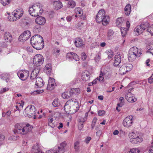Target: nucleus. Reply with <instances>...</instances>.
Segmentation results:
<instances>
[{"label":"nucleus","instance_id":"1","mask_svg":"<svg viewBox=\"0 0 153 153\" xmlns=\"http://www.w3.org/2000/svg\"><path fill=\"white\" fill-rule=\"evenodd\" d=\"M30 43L33 48L37 50H40L44 47L43 38L38 34L35 35L31 38Z\"/></svg>","mask_w":153,"mask_h":153},{"label":"nucleus","instance_id":"2","mask_svg":"<svg viewBox=\"0 0 153 153\" xmlns=\"http://www.w3.org/2000/svg\"><path fill=\"white\" fill-rule=\"evenodd\" d=\"M36 109L35 106L32 105L28 106L25 109L24 114L26 116L29 117H33L34 119L36 118Z\"/></svg>","mask_w":153,"mask_h":153},{"label":"nucleus","instance_id":"3","mask_svg":"<svg viewBox=\"0 0 153 153\" xmlns=\"http://www.w3.org/2000/svg\"><path fill=\"white\" fill-rule=\"evenodd\" d=\"M66 146V143L65 142L61 143L60 146H58V149L54 148L53 150H50L46 151V153H64L65 147Z\"/></svg>","mask_w":153,"mask_h":153},{"label":"nucleus","instance_id":"4","mask_svg":"<svg viewBox=\"0 0 153 153\" xmlns=\"http://www.w3.org/2000/svg\"><path fill=\"white\" fill-rule=\"evenodd\" d=\"M33 63L37 66L42 65L44 62V58L40 54H37L35 56L33 59Z\"/></svg>","mask_w":153,"mask_h":153},{"label":"nucleus","instance_id":"5","mask_svg":"<svg viewBox=\"0 0 153 153\" xmlns=\"http://www.w3.org/2000/svg\"><path fill=\"white\" fill-rule=\"evenodd\" d=\"M24 123H18L16 124L15 126V129L14 132L15 134H22V129L24 128Z\"/></svg>","mask_w":153,"mask_h":153},{"label":"nucleus","instance_id":"6","mask_svg":"<svg viewBox=\"0 0 153 153\" xmlns=\"http://www.w3.org/2000/svg\"><path fill=\"white\" fill-rule=\"evenodd\" d=\"M31 33L29 30L25 31L19 37V39L20 41H26L30 37Z\"/></svg>","mask_w":153,"mask_h":153},{"label":"nucleus","instance_id":"7","mask_svg":"<svg viewBox=\"0 0 153 153\" xmlns=\"http://www.w3.org/2000/svg\"><path fill=\"white\" fill-rule=\"evenodd\" d=\"M133 117L129 115L126 117L123 121V125L126 127L131 126L133 123Z\"/></svg>","mask_w":153,"mask_h":153},{"label":"nucleus","instance_id":"8","mask_svg":"<svg viewBox=\"0 0 153 153\" xmlns=\"http://www.w3.org/2000/svg\"><path fill=\"white\" fill-rule=\"evenodd\" d=\"M105 11L103 10H100L96 17V21L99 23L102 22V18L104 16Z\"/></svg>","mask_w":153,"mask_h":153},{"label":"nucleus","instance_id":"9","mask_svg":"<svg viewBox=\"0 0 153 153\" xmlns=\"http://www.w3.org/2000/svg\"><path fill=\"white\" fill-rule=\"evenodd\" d=\"M129 51L132 52V53L134 54L135 55H137V57H140L142 54L141 50L140 49L138 50V48L136 47H133L131 48Z\"/></svg>","mask_w":153,"mask_h":153},{"label":"nucleus","instance_id":"10","mask_svg":"<svg viewBox=\"0 0 153 153\" xmlns=\"http://www.w3.org/2000/svg\"><path fill=\"white\" fill-rule=\"evenodd\" d=\"M33 127L27 123L26 125L24 124V128L22 129V134H27L28 132L31 131Z\"/></svg>","mask_w":153,"mask_h":153},{"label":"nucleus","instance_id":"11","mask_svg":"<svg viewBox=\"0 0 153 153\" xmlns=\"http://www.w3.org/2000/svg\"><path fill=\"white\" fill-rule=\"evenodd\" d=\"M36 23L39 25H43L46 23V19L45 17L40 16L36 18L35 19Z\"/></svg>","mask_w":153,"mask_h":153},{"label":"nucleus","instance_id":"12","mask_svg":"<svg viewBox=\"0 0 153 153\" xmlns=\"http://www.w3.org/2000/svg\"><path fill=\"white\" fill-rule=\"evenodd\" d=\"M121 61V55L118 53L115 55L114 57V65L117 66L120 64Z\"/></svg>","mask_w":153,"mask_h":153},{"label":"nucleus","instance_id":"13","mask_svg":"<svg viewBox=\"0 0 153 153\" xmlns=\"http://www.w3.org/2000/svg\"><path fill=\"white\" fill-rule=\"evenodd\" d=\"M74 44L77 47L83 48L84 47L85 44L83 42V40L80 38L76 39L74 42Z\"/></svg>","mask_w":153,"mask_h":153},{"label":"nucleus","instance_id":"14","mask_svg":"<svg viewBox=\"0 0 153 153\" xmlns=\"http://www.w3.org/2000/svg\"><path fill=\"white\" fill-rule=\"evenodd\" d=\"M16 13H14L13 15L15 16V17L16 19H19L22 16L23 13V10L22 8H20L16 9Z\"/></svg>","mask_w":153,"mask_h":153},{"label":"nucleus","instance_id":"15","mask_svg":"<svg viewBox=\"0 0 153 153\" xmlns=\"http://www.w3.org/2000/svg\"><path fill=\"white\" fill-rule=\"evenodd\" d=\"M44 82L43 79L40 77H37L36 79L35 87H41L44 85Z\"/></svg>","mask_w":153,"mask_h":153},{"label":"nucleus","instance_id":"16","mask_svg":"<svg viewBox=\"0 0 153 153\" xmlns=\"http://www.w3.org/2000/svg\"><path fill=\"white\" fill-rule=\"evenodd\" d=\"M51 63L47 64L44 68V71L48 75H50L51 72Z\"/></svg>","mask_w":153,"mask_h":153},{"label":"nucleus","instance_id":"17","mask_svg":"<svg viewBox=\"0 0 153 153\" xmlns=\"http://www.w3.org/2000/svg\"><path fill=\"white\" fill-rule=\"evenodd\" d=\"M143 29V28H142L140 25L137 26L134 30V35L137 36L141 34L144 31Z\"/></svg>","mask_w":153,"mask_h":153},{"label":"nucleus","instance_id":"18","mask_svg":"<svg viewBox=\"0 0 153 153\" xmlns=\"http://www.w3.org/2000/svg\"><path fill=\"white\" fill-rule=\"evenodd\" d=\"M36 11L35 6L32 5L31 7H29V12L31 16L35 17L38 16V15L36 13Z\"/></svg>","mask_w":153,"mask_h":153},{"label":"nucleus","instance_id":"19","mask_svg":"<svg viewBox=\"0 0 153 153\" xmlns=\"http://www.w3.org/2000/svg\"><path fill=\"white\" fill-rule=\"evenodd\" d=\"M143 140V139L142 137H139L133 138H130V141L133 144H137L140 143Z\"/></svg>","mask_w":153,"mask_h":153},{"label":"nucleus","instance_id":"20","mask_svg":"<svg viewBox=\"0 0 153 153\" xmlns=\"http://www.w3.org/2000/svg\"><path fill=\"white\" fill-rule=\"evenodd\" d=\"M4 39L6 42L10 43L12 41V36L9 32H6L4 34Z\"/></svg>","mask_w":153,"mask_h":153},{"label":"nucleus","instance_id":"21","mask_svg":"<svg viewBox=\"0 0 153 153\" xmlns=\"http://www.w3.org/2000/svg\"><path fill=\"white\" fill-rule=\"evenodd\" d=\"M53 4L56 10L61 8L63 6L62 3L59 1H54Z\"/></svg>","mask_w":153,"mask_h":153},{"label":"nucleus","instance_id":"22","mask_svg":"<svg viewBox=\"0 0 153 153\" xmlns=\"http://www.w3.org/2000/svg\"><path fill=\"white\" fill-rule=\"evenodd\" d=\"M110 20L109 16H108L105 15V13L104 16L102 18V23L103 25H107Z\"/></svg>","mask_w":153,"mask_h":153},{"label":"nucleus","instance_id":"23","mask_svg":"<svg viewBox=\"0 0 153 153\" xmlns=\"http://www.w3.org/2000/svg\"><path fill=\"white\" fill-rule=\"evenodd\" d=\"M39 146V144L38 143H37L33 146L32 149L35 151V153H44L41 151Z\"/></svg>","mask_w":153,"mask_h":153},{"label":"nucleus","instance_id":"24","mask_svg":"<svg viewBox=\"0 0 153 153\" xmlns=\"http://www.w3.org/2000/svg\"><path fill=\"white\" fill-rule=\"evenodd\" d=\"M137 55H134L132 53V52H131L129 51L128 53V59L129 62H132L133 61L136 59Z\"/></svg>","mask_w":153,"mask_h":153},{"label":"nucleus","instance_id":"25","mask_svg":"<svg viewBox=\"0 0 153 153\" xmlns=\"http://www.w3.org/2000/svg\"><path fill=\"white\" fill-rule=\"evenodd\" d=\"M10 76L9 73H5L1 74V78L3 80H5L6 82H8L9 80Z\"/></svg>","mask_w":153,"mask_h":153},{"label":"nucleus","instance_id":"26","mask_svg":"<svg viewBox=\"0 0 153 153\" xmlns=\"http://www.w3.org/2000/svg\"><path fill=\"white\" fill-rule=\"evenodd\" d=\"M131 7L130 4H127L124 8V11L126 15L128 16L130 14Z\"/></svg>","mask_w":153,"mask_h":153},{"label":"nucleus","instance_id":"27","mask_svg":"<svg viewBox=\"0 0 153 153\" xmlns=\"http://www.w3.org/2000/svg\"><path fill=\"white\" fill-rule=\"evenodd\" d=\"M76 5V2L73 0H70L68 1L67 6L69 8H73Z\"/></svg>","mask_w":153,"mask_h":153},{"label":"nucleus","instance_id":"28","mask_svg":"<svg viewBox=\"0 0 153 153\" xmlns=\"http://www.w3.org/2000/svg\"><path fill=\"white\" fill-rule=\"evenodd\" d=\"M64 110L66 113L68 114L71 113V107L69 105V104L66 103L64 106Z\"/></svg>","mask_w":153,"mask_h":153},{"label":"nucleus","instance_id":"29","mask_svg":"<svg viewBox=\"0 0 153 153\" xmlns=\"http://www.w3.org/2000/svg\"><path fill=\"white\" fill-rule=\"evenodd\" d=\"M62 96L64 99H68L71 97L72 94L70 91L65 92L62 94Z\"/></svg>","mask_w":153,"mask_h":153},{"label":"nucleus","instance_id":"30","mask_svg":"<svg viewBox=\"0 0 153 153\" xmlns=\"http://www.w3.org/2000/svg\"><path fill=\"white\" fill-rule=\"evenodd\" d=\"M140 25L142 28H143V29L144 30L149 26V25L148 22L146 21L143 22Z\"/></svg>","mask_w":153,"mask_h":153},{"label":"nucleus","instance_id":"31","mask_svg":"<svg viewBox=\"0 0 153 153\" xmlns=\"http://www.w3.org/2000/svg\"><path fill=\"white\" fill-rule=\"evenodd\" d=\"M124 20L122 18L120 17L117 18L116 20V24L117 26L120 27L123 23Z\"/></svg>","mask_w":153,"mask_h":153},{"label":"nucleus","instance_id":"32","mask_svg":"<svg viewBox=\"0 0 153 153\" xmlns=\"http://www.w3.org/2000/svg\"><path fill=\"white\" fill-rule=\"evenodd\" d=\"M119 70L120 74L122 75L124 74L127 72L126 71V68L124 65L120 67Z\"/></svg>","mask_w":153,"mask_h":153},{"label":"nucleus","instance_id":"33","mask_svg":"<svg viewBox=\"0 0 153 153\" xmlns=\"http://www.w3.org/2000/svg\"><path fill=\"white\" fill-rule=\"evenodd\" d=\"M70 92L72 95L76 94L77 93L80 92V90L79 88H72L70 91Z\"/></svg>","mask_w":153,"mask_h":153},{"label":"nucleus","instance_id":"34","mask_svg":"<svg viewBox=\"0 0 153 153\" xmlns=\"http://www.w3.org/2000/svg\"><path fill=\"white\" fill-rule=\"evenodd\" d=\"M52 105L54 107H58L60 105V101H58V99H55L53 102Z\"/></svg>","mask_w":153,"mask_h":153},{"label":"nucleus","instance_id":"35","mask_svg":"<svg viewBox=\"0 0 153 153\" xmlns=\"http://www.w3.org/2000/svg\"><path fill=\"white\" fill-rule=\"evenodd\" d=\"M126 68V71L128 72L130 71L132 68L133 66L131 64H124Z\"/></svg>","mask_w":153,"mask_h":153},{"label":"nucleus","instance_id":"36","mask_svg":"<svg viewBox=\"0 0 153 153\" xmlns=\"http://www.w3.org/2000/svg\"><path fill=\"white\" fill-rule=\"evenodd\" d=\"M120 30L121 32L122 35L124 37L126 34L127 31L128 29L126 27H121L120 28Z\"/></svg>","mask_w":153,"mask_h":153},{"label":"nucleus","instance_id":"37","mask_svg":"<svg viewBox=\"0 0 153 153\" xmlns=\"http://www.w3.org/2000/svg\"><path fill=\"white\" fill-rule=\"evenodd\" d=\"M56 86V84L55 82L49 83L48 85L47 88L48 89L51 90L55 88Z\"/></svg>","mask_w":153,"mask_h":153},{"label":"nucleus","instance_id":"38","mask_svg":"<svg viewBox=\"0 0 153 153\" xmlns=\"http://www.w3.org/2000/svg\"><path fill=\"white\" fill-rule=\"evenodd\" d=\"M81 78L83 81H87L89 79L90 77L88 74H83Z\"/></svg>","mask_w":153,"mask_h":153},{"label":"nucleus","instance_id":"39","mask_svg":"<svg viewBox=\"0 0 153 153\" xmlns=\"http://www.w3.org/2000/svg\"><path fill=\"white\" fill-rule=\"evenodd\" d=\"M140 150L138 148H133L130 149L128 153H139Z\"/></svg>","mask_w":153,"mask_h":153},{"label":"nucleus","instance_id":"40","mask_svg":"<svg viewBox=\"0 0 153 153\" xmlns=\"http://www.w3.org/2000/svg\"><path fill=\"white\" fill-rule=\"evenodd\" d=\"M41 27L38 25H36L33 27V30L35 33H37L41 30Z\"/></svg>","mask_w":153,"mask_h":153},{"label":"nucleus","instance_id":"41","mask_svg":"<svg viewBox=\"0 0 153 153\" xmlns=\"http://www.w3.org/2000/svg\"><path fill=\"white\" fill-rule=\"evenodd\" d=\"M39 72V71H38V73H37L35 71H33L30 75V79H33L35 78L36 79Z\"/></svg>","mask_w":153,"mask_h":153},{"label":"nucleus","instance_id":"42","mask_svg":"<svg viewBox=\"0 0 153 153\" xmlns=\"http://www.w3.org/2000/svg\"><path fill=\"white\" fill-rule=\"evenodd\" d=\"M128 102H134L137 101V99L134 98V96H132L129 98L126 99Z\"/></svg>","mask_w":153,"mask_h":153},{"label":"nucleus","instance_id":"43","mask_svg":"<svg viewBox=\"0 0 153 153\" xmlns=\"http://www.w3.org/2000/svg\"><path fill=\"white\" fill-rule=\"evenodd\" d=\"M98 80L100 82H104V74L101 71L100 72Z\"/></svg>","mask_w":153,"mask_h":153},{"label":"nucleus","instance_id":"44","mask_svg":"<svg viewBox=\"0 0 153 153\" xmlns=\"http://www.w3.org/2000/svg\"><path fill=\"white\" fill-rule=\"evenodd\" d=\"M101 59V56L100 53H97L94 57V59L97 63H98Z\"/></svg>","mask_w":153,"mask_h":153},{"label":"nucleus","instance_id":"45","mask_svg":"<svg viewBox=\"0 0 153 153\" xmlns=\"http://www.w3.org/2000/svg\"><path fill=\"white\" fill-rule=\"evenodd\" d=\"M79 143L78 141H76L74 144V148L76 152L78 151L79 147Z\"/></svg>","mask_w":153,"mask_h":153},{"label":"nucleus","instance_id":"46","mask_svg":"<svg viewBox=\"0 0 153 153\" xmlns=\"http://www.w3.org/2000/svg\"><path fill=\"white\" fill-rule=\"evenodd\" d=\"M147 31L149 32L153 36V25H152L148 28Z\"/></svg>","mask_w":153,"mask_h":153},{"label":"nucleus","instance_id":"47","mask_svg":"<svg viewBox=\"0 0 153 153\" xmlns=\"http://www.w3.org/2000/svg\"><path fill=\"white\" fill-rule=\"evenodd\" d=\"M108 57L109 59L112 58L113 56V52L111 50H109L107 52Z\"/></svg>","mask_w":153,"mask_h":153},{"label":"nucleus","instance_id":"48","mask_svg":"<svg viewBox=\"0 0 153 153\" xmlns=\"http://www.w3.org/2000/svg\"><path fill=\"white\" fill-rule=\"evenodd\" d=\"M129 136L131 138H134L137 137L138 136L134 132H132L130 133L129 134Z\"/></svg>","mask_w":153,"mask_h":153},{"label":"nucleus","instance_id":"49","mask_svg":"<svg viewBox=\"0 0 153 153\" xmlns=\"http://www.w3.org/2000/svg\"><path fill=\"white\" fill-rule=\"evenodd\" d=\"M74 53L73 52H71L67 53V58L71 59V60H73V57L74 54H73Z\"/></svg>","mask_w":153,"mask_h":153},{"label":"nucleus","instance_id":"50","mask_svg":"<svg viewBox=\"0 0 153 153\" xmlns=\"http://www.w3.org/2000/svg\"><path fill=\"white\" fill-rule=\"evenodd\" d=\"M10 2V0H1V3L4 6L8 4Z\"/></svg>","mask_w":153,"mask_h":153},{"label":"nucleus","instance_id":"51","mask_svg":"<svg viewBox=\"0 0 153 153\" xmlns=\"http://www.w3.org/2000/svg\"><path fill=\"white\" fill-rule=\"evenodd\" d=\"M74 102V103H77V105H78V102L77 101H76V99H71V100H68L66 103L70 104H71L72 102Z\"/></svg>","mask_w":153,"mask_h":153},{"label":"nucleus","instance_id":"52","mask_svg":"<svg viewBox=\"0 0 153 153\" xmlns=\"http://www.w3.org/2000/svg\"><path fill=\"white\" fill-rule=\"evenodd\" d=\"M114 32L112 30H109L108 33V39H110L111 38V36H112Z\"/></svg>","mask_w":153,"mask_h":153},{"label":"nucleus","instance_id":"53","mask_svg":"<svg viewBox=\"0 0 153 153\" xmlns=\"http://www.w3.org/2000/svg\"><path fill=\"white\" fill-rule=\"evenodd\" d=\"M43 90H38L34 91L31 93L32 95L36 94L42 93L43 92Z\"/></svg>","mask_w":153,"mask_h":153},{"label":"nucleus","instance_id":"54","mask_svg":"<svg viewBox=\"0 0 153 153\" xmlns=\"http://www.w3.org/2000/svg\"><path fill=\"white\" fill-rule=\"evenodd\" d=\"M19 78L22 81H25L26 79H23L24 76V74L22 73H18L17 74Z\"/></svg>","mask_w":153,"mask_h":153},{"label":"nucleus","instance_id":"55","mask_svg":"<svg viewBox=\"0 0 153 153\" xmlns=\"http://www.w3.org/2000/svg\"><path fill=\"white\" fill-rule=\"evenodd\" d=\"M97 120V118L96 117H95L93 119L92 123L91 125V127L92 129H93L94 128V127L95 124L96 123V122Z\"/></svg>","mask_w":153,"mask_h":153},{"label":"nucleus","instance_id":"56","mask_svg":"<svg viewBox=\"0 0 153 153\" xmlns=\"http://www.w3.org/2000/svg\"><path fill=\"white\" fill-rule=\"evenodd\" d=\"M76 12L77 13H78L80 14V15H82L83 14V11L82 9L80 7H78L76 10Z\"/></svg>","mask_w":153,"mask_h":153},{"label":"nucleus","instance_id":"57","mask_svg":"<svg viewBox=\"0 0 153 153\" xmlns=\"http://www.w3.org/2000/svg\"><path fill=\"white\" fill-rule=\"evenodd\" d=\"M73 54H74L73 60L74 59L76 61H78L79 60V56L76 54L74 53Z\"/></svg>","mask_w":153,"mask_h":153},{"label":"nucleus","instance_id":"58","mask_svg":"<svg viewBox=\"0 0 153 153\" xmlns=\"http://www.w3.org/2000/svg\"><path fill=\"white\" fill-rule=\"evenodd\" d=\"M105 113V111L104 110H99L98 112V114L99 116L104 115Z\"/></svg>","mask_w":153,"mask_h":153},{"label":"nucleus","instance_id":"59","mask_svg":"<svg viewBox=\"0 0 153 153\" xmlns=\"http://www.w3.org/2000/svg\"><path fill=\"white\" fill-rule=\"evenodd\" d=\"M14 16V17L13 16H10V17H8V19L9 21H16L17 19H16L15 17V16Z\"/></svg>","mask_w":153,"mask_h":153},{"label":"nucleus","instance_id":"60","mask_svg":"<svg viewBox=\"0 0 153 153\" xmlns=\"http://www.w3.org/2000/svg\"><path fill=\"white\" fill-rule=\"evenodd\" d=\"M82 59L83 60H85L86 59V55L84 52H83L81 54Z\"/></svg>","mask_w":153,"mask_h":153},{"label":"nucleus","instance_id":"61","mask_svg":"<svg viewBox=\"0 0 153 153\" xmlns=\"http://www.w3.org/2000/svg\"><path fill=\"white\" fill-rule=\"evenodd\" d=\"M48 123H53V118L52 117V116L51 115H50L49 116H48Z\"/></svg>","mask_w":153,"mask_h":153},{"label":"nucleus","instance_id":"62","mask_svg":"<svg viewBox=\"0 0 153 153\" xmlns=\"http://www.w3.org/2000/svg\"><path fill=\"white\" fill-rule=\"evenodd\" d=\"M91 137H88L85 140V142L87 144H88L91 140Z\"/></svg>","mask_w":153,"mask_h":153},{"label":"nucleus","instance_id":"63","mask_svg":"<svg viewBox=\"0 0 153 153\" xmlns=\"http://www.w3.org/2000/svg\"><path fill=\"white\" fill-rule=\"evenodd\" d=\"M132 96H134L133 94H132L131 93H128L126 94L125 97L126 99V98H128Z\"/></svg>","mask_w":153,"mask_h":153},{"label":"nucleus","instance_id":"64","mask_svg":"<svg viewBox=\"0 0 153 153\" xmlns=\"http://www.w3.org/2000/svg\"><path fill=\"white\" fill-rule=\"evenodd\" d=\"M151 149L149 150V153H153V142L152 143V145L150 146Z\"/></svg>","mask_w":153,"mask_h":153}]
</instances>
